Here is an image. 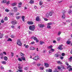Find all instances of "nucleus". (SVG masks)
<instances>
[{
	"mask_svg": "<svg viewBox=\"0 0 72 72\" xmlns=\"http://www.w3.org/2000/svg\"><path fill=\"white\" fill-rule=\"evenodd\" d=\"M29 30H31V31H34L35 29V26L34 25H32L30 26L29 27Z\"/></svg>",
	"mask_w": 72,
	"mask_h": 72,
	"instance_id": "f257e3e1",
	"label": "nucleus"
},
{
	"mask_svg": "<svg viewBox=\"0 0 72 72\" xmlns=\"http://www.w3.org/2000/svg\"><path fill=\"white\" fill-rule=\"evenodd\" d=\"M17 44L19 45V46H22V43L20 40L19 39L18 40L17 42Z\"/></svg>",
	"mask_w": 72,
	"mask_h": 72,
	"instance_id": "f03ea898",
	"label": "nucleus"
},
{
	"mask_svg": "<svg viewBox=\"0 0 72 72\" xmlns=\"http://www.w3.org/2000/svg\"><path fill=\"white\" fill-rule=\"evenodd\" d=\"M34 60H37L38 59H39V57L38 56H36L35 57L32 58Z\"/></svg>",
	"mask_w": 72,
	"mask_h": 72,
	"instance_id": "7ed1b4c3",
	"label": "nucleus"
},
{
	"mask_svg": "<svg viewBox=\"0 0 72 72\" xmlns=\"http://www.w3.org/2000/svg\"><path fill=\"white\" fill-rule=\"evenodd\" d=\"M38 26L40 28H43L44 27H45V25L44 24H38Z\"/></svg>",
	"mask_w": 72,
	"mask_h": 72,
	"instance_id": "20e7f679",
	"label": "nucleus"
},
{
	"mask_svg": "<svg viewBox=\"0 0 72 72\" xmlns=\"http://www.w3.org/2000/svg\"><path fill=\"white\" fill-rule=\"evenodd\" d=\"M14 12H18V9L16 7H14Z\"/></svg>",
	"mask_w": 72,
	"mask_h": 72,
	"instance_id": "39448f33",
	"label": "nucleus"
},
{
	"mask_svg": "<svg viewBox=\"0 0 72 72\" xmlns=\"http://www.w3.org/2000/svg\"><path fill=\"white\" fill-rule=\"evenodd\" d=\"M62 46H63L62 45H59L58 47V49L60 50H62L63 49L62 48Z\"/></svg>",
	"mask_w": 72,
	"mask_h": 72,
	"instance_id": "423d86ee",
	"label": "nucleus"
},
{
	"mask_svg": "<svg viewBox=\"0 0 72 72\" xmlns=\"http://www.w3.org/2000/svg\"><path fill=\"white\" fill-rule=\"evenodd\" d=\"M14 25L17 24V21H12L11 22Z\"/></svg>",
	"mask_w": 72,
	"mask_h": 72,
	"instance_id": "0eeeda50",
	"label": "nucleus"
},
{
	"mask_svg": "<svg viewBox=\"0 0 72 72\" xmlns=\"http://www.w3.org/2000/svg\"><path fill=\"white\" fill-rule=\"evenodd\" d=\"M36 21H40V17L38 16L37 17L36 19Z\"/></svg>",
	"mask_w": 72,
	"mask_h": 72,
	"instance_id": "6e6552de",
	"label": "nucleus"
},
{
	"mask_svg": "<svg viewBox=\"0 0 72 72\" xmlns=\"http://www.w3.org/2000/svg\"><path fill=\"white\" fill-rule=\"evenodd\" d=\"M28 24L30 25L33 24V23L32 21H28Z\"/></svg>",
	"mask_w": 72,
	"mask_h": 72,
	"instance_id": "1a4fd4ad",
	"label": "nucleus"
},
{
	"mask_svg": "<svg viewBox=\"0 0 72 72\" xmlns=\"http://www.w3.org/2000/svg\"><path fill=\"white\" fill-rule=\"evenodd\" d=\"M53 13H54V12L53 11H51L49 13L50 16H52V15L53 14Z\"/></svg>",
	"mask_w": 72,
	"mask_h": 72,
	"instance_id": "9d476101",
	"label": "nucleus"
},
{
	"mask_svg": "<svg viewBox=\"0 0 72 72\" xmlns=\"http://www.w3.org/2000/svg\"><path fill=\"white\" fill-rule=\"evenodd\" d=\"M44 66L46 67H49V65L47 63H44Z\"/></svg>",
	"mask_w": 72,
	"mask_h": 72,
	"instance_id": "9b49d317",
	"label": "nucleus"
},
{
	"mask_svg": "<svg viewBox=\"0 0 72 72\" xmlns=\"http://www.w3.org/2000/svg\"><path fill=\"white\" fill-rule=\"evenodd\" d=\"M22 21H23V22H24V18H25V16H22Z\"/></svg>",
	"mask_w": 72,
	"mask_h": 72,
	"instance_id": "f8f14e48",
	"label": "nucleus"
},
{
	"mask_svg": "<svg viewBox=\"0 0 72 72\" xmlns=\"http://www.w3.org/2000/svg\"><path fill=\"white\" fill-rule=\"evenodd\" d=\"M72 56L70 57L69 58L68 60L69 61V62H72Z\"/></svg>",
	"mask_w": 72,
	"mask_h": 72,
	"instance_id": "ddd939ff",
	"label": "nucleus"
},
{
	"mask_svg": "<svg viewBox=\"0 0 72 72\" xmlns=\"http://www.w3.org/2000/svg\"><path fill=\"white\" fill-rule=\"evenodd\" d=\"M30 49L32 50H35V48L33 47H30Z\"/></svg>",
	"mask_w": 72,
	"mask_h": 72,
	"instance_id": "4468645a",
	"label": "nucleus"
},
{
	"mask_svg": "<svg viewBox=\"0 0 72 72\" xmlns=\"http://www.w3.org/2000/svg\"><path fill=\"white\" fill-rule=\"evenodd\" d=\"M46 17L47 18H49V14L48 13H47L46 15Z\"/></svg>",
	"mask_w": 72,
	"mask_h": 72,
	"instance_id": "2eb2a0df",
	"label": "nucleus"
},
{
	"mask_svg": "<svg viewBox=\"0 0 72 72\" xmlns=\"http://www.w3.org/2000/svg\"><path fill=\"white\" fill-rule=\"evenodd\" d=\"M7 41H12V39L11 38H9L8 39Z\"/></svg>",
	"mask_w": 72,
	"mask_h": 72,
	"instance_id": "dca6fc26",
	"label": "nucleus"
},
{
	"mask_svg": "<svg viewBox=\"0 0 72 72\" xmlns=\"http://www.w3.org/2000/svg\"><path fill=\"white\" fill-rule=\"evenodd\" d=\"M21 58L22 60H26V59H25V57L23 56L21 57Z\"/></svg>",
	"mask_w": 72,
	"mask_h": 72,
	"instance_id": "f3484780",
	"label": "nucleus"
},
{
	"mask_svg": "<svg viewBox=\"0 0 72 72\" xmlns=\"http://www.w3.org/2000/svg\"><path fill=\"white\" fill-rule=\"evenodd\" d=\"M30 4H33L34 3V1L33 0H31L30 1Z\"/></svg>",
	"mask_w": 72,
	"mask_h": 72,
	"instance_id": "a211bd4d",
	"label": "nucleus"
},
{
	"mask_svg": "<svg viewBox=\"0 0 72 72\" xmlns=\"http://www.w3.org/2000/svg\"><path fill=\"white\" fill-rule=\"evenodd\" d=\"M9 14L11 16V17H12V16H13V15H14V13H9Z\"/></svg>",
	"mask_w": 72,
	"mask_h": 72,
	"instance_id": "6ab92c4d",
	"label": "nucleus"
},
{
	"mask_svg": "<svg viewBox=\"0 0 72 72\" xmlns=\"http://www.w3.org/2000/svg\"><path fill=\"white\" fill-rule=\"evenodd\" d=\"M57 63L58 64H62V63L60 61H57Z\"/></svg>",
	"mask_w": 72,
	"mask_h": 72,
	"instance_id": "aec40b11",
	"label": "nucleus"
},
{
	"mask_svg": "<svg viewBox=\"0 0 72 72\" xmlns=\"http://www.w3.org/2000/svg\"><path fill=\"white\" fill-rule=\"evenodd\" d=\"M47 28H48L50 29H51V26H50V25H48L47 26Z\"/></svg>",
	"mask_w": 72,
	"mask_h": 72,
	"instance_id": "412c9836",
	"label": "nucleus"
},
{
	"mask_svg": "<svg viewBox=\"0 0 72 72\" xmlns=\"http://www.w3.org/2000/svg\"><path fill=\"white\" fill-rule=\"evenodd\" d=\"M59 56V55L58 54H55V57H58Z\"/></svg>",
	"mask_w": 72,
	"mask_h": 72,
	"instance_id": "4be33fe9",
	"label": "nucleus"
},
{
	"mask_svg": "<svg viewBox=\"0 0 72 72\" xmlns=\"http://www.w3.org/2000/svg\"><path fill=\"white\" fill-rule=\"evenodd\" d=\"M48 49H51L53 48V46H48Z\"/></svg>",
	"mask_w": 72,
	"mask_h": 72,
	"instance_id": "5701e85b",
	"label": "nucleus"
},
{
	"mask_svg": "<svg viewBox=\"0 0 72 72\" xmlns=\"http://www.w3.org/2000/svg\"><path fill=\"white\" fill-rule=\"evenodd\" d=\"M44 43H45V42H44L42 41H40V45H42V44H44Z\"/></svg>",
	"mask_w": 72,
	"mask_h": 72,
	"instance_id": "b1692460",
	"label": "nucleus"
},
{
	"mask_svg": "<svg viewBox=\"0 0 72 72\" xmlns=\"http://www.w3.org/2000/svg\"><path fill=\"white\" fill-rule=\"evenodd\" d=\"M21 16H16V18L17 19H19V18H21Z\"/></svg>",
	"mask_w": 72,
	"mask_h": 72,
	"instance_id": "393cba45",
	"label": "nucleus"
},
{
	"mask_svg": "<svg viewBox=\"0 0 72 72\" xmlns=\"http://www.w3.org/2000/svg\"><path fill=\"white\" fill-rule=\"evenodd\" d=\"M24 54H23L22 53H20V56H21V57H24Z\"/></svg>",
	"mask_w": 72,
	"mask_h": 72,
	"instance_id": "a878e982",
	"label": "nucleus"
},
{
	"mask_svg": "<svg viewBox=\"0 0 72 72\" xmlns=\"http://www.w3.org/2000/svg\"><path fill=\"white\" fill-rule=\"evenodd\" d=\"M66 17V15H65L64 14L62 15V18L64 19L65 18V17Z\"/></svg>",
	"mask_w": 72,
	"mask_h": 72,
	"instance_id": "bb28decb",
	"label": "nucleus"
},
{
	"mask_svg": "<svg viewBox=\"0 0 72 72\" xmlns=\"http://www.w3.org/2000/svg\"><path fill=\"white\" fill-rule=\"evenodd\" d=\"M4 60H6H6H8V58L6 57H4Z\"/></svg>",
	"mask_w": 72,
	"mask_h": 72,
	"instance_id": "cd10ccee",
	"label": "nucleus"
},
{
	"mask_svg": "<svg viewBox=\"0 0 72 72\" xmlns=\"http://www.w3.org/2000/svg\"><path fill=\"white\" fill-rule=\"evenodd\" d=\"M17 5V3H14L12 4V6H15Z\"/></svg>",
	"mask_w": 72,
	"mask_h": 72,
	"instance_id": "c85d7f7f",
	"label": "nucleus"
},
{
	"mask_svg": "<svg viewBox=\"0 0 72 72\" xmlns=\"http://www.w3.org/2000/svg\"><path fill=\"white\" fill-rule=\"evenodd\" d=\"M61 33H62V32H61V31H59L58 33V35L59 36V35H60L61 34Z\"/></svg>",
	"mask_w": 72,
	"mask_h": 72,
	"instance_id": "c756f323",
	"label": "nucleus"
},
{
	"mask_svg": "<svg viewBox=\"0 0 72 72\" xmlns=\"http://www.w3.org/2000/svg\"><path fill=\"white\" fill-rule=\"evenodd\" d=\"M18 71L19 72H23V70L22 69H19L18 70Z\"/></svg>",
	"mask_w": 72,
	"mask_h": 72,
	"instance_id": "7c9ffc66",
	"label": "nucleus"
},
{
	"mask_svg": "<svg viewBox=\"0 0 72 72\" xmlns=\"http://www.w3.org/2000/svg\"><path fill=\"white\" fill-rule=\"evenodd\" d=\"M60 37H58V38H57V40L58 41H60Z\"/></svg>",
	"mask_w": 72,
	"mask_h": 72,
	"instance_id": "2f4dec72",
	"label": "nucleus"
},
{
	"mask_svg": "<svg viewBox=\"0 0 72 72\" xmlns=\"http://www.w3.org/2000/svg\"><path fill=\"white\" fill-rule=\"evenodd\" d=\"M33 38L34 40H36L37 39V38L36 37H33Z\"/></svg>",
	"mask_w": 72,
	"mask_h": 72,
	"instance_id": "473e14b6",
	"label": "nucleus"
},
{
	"mask_svg": "<svg viewBox=\"0 0 72 72\" xmlns=\"http://www.w3.org/2000/svg\"><path fill=\"white\" fill-rule=\"evenodd\" d=\"M5 12H9V10H8V9H5Z\"/></svg>",
	"mask_w": 72,
	"mask_h": 72,
	"instance_id": "72a5a7b5",
	"label": "nucleus"
},
{
	"mask_svg": "<svg viewBox=\"0 0 72 72\" xmlns=\"http://www.w3.org/2000/svg\"><path fill=\"white\" fill-rule=\"evenodd\" d=\"M1 63L2 64H6V62L5 61H2L1 62Z\"/></svg>",
	"mask_w": 72,
	"mask_h": 72,
	"instance_id": "f704fd0d",
	"label": "nucleus"
},
{
	"mask_svg": "<svg viewBox=\"0 0 72 72\" xmlns=\"http://www.w3.org/2000/svg\"><path fill=\"white\" fill-rule=\"evenodd\" d=\"M39 4L40 5H41L42 4V1H40L39 2Z\"/></svg>",
	"mask_w": 72,
	"mask_h": 72,
	"instance_id": "c9c22d12",
	"label": "nucleus"
},
{
	"mask_svg": "<svg viewBox=\"0 0 72 72\" xmlns=\"http://www.w3.org/2000/svg\"><path fill=\"white\" fill-rule=\"evenodd\" d=\"M18 60L20 61V62H22V60L21 58H18Z\"/></svg>",
	"mask_w": 72,
	"mask_h": 72,
	"instance_id": "e433bc0d",
	"label": "nucleus"
},
{
	"mask_svg": "<svg viewBox=\"0 0 72 72\" xmlns=\"http://www.w3.org/2000/svg\"><path fill=\"white\" fill-rule=\"evenodd\" d=\"M67 43L68 44H71V42L70 41L68 40L67 41Z\"/></svg>",
	"mask_w": 72,
	"mask_h": 72,
	"instance_id": "4c0bfd02",
	"label": "nucleus"
},
{
	"mask_svg": "<svg viewBox=\"0 0 72 72\" xmlns=\"http://www.w3.org/2000/svg\"><path fill=\"white\" fill-rule=\"evenodd\" d=\"M44 19L45 21H48V19L46 18H44Z\"/></svg>",
	"mask_w": 72,
	"mask_h": 72,
	"instance_id": "58836bf2",
	"label": "nucleus"
},
{
	"mask_svg": "<svg viewBox=\"0 0 72 72\" xmlns=\"http://www.w3.org/2000/svg\"><path fill=\"white\" fill-rule=\"evenodd\" d=\"M48 72H52V69H48Z\"/></svg>",
	"mask_w": 72,
	"mask_h": 72,
	"instance_id": "ea45409f",
	"label": "nucleus"
},
{
	"mask_svg": "<svg viewBox=\"0 0 72 72\" xmlns=\"http://www.w3.org/2000/svg\"><path fill=\"white\" fill-rule=\"evenodd\" d=\"M3 34H2L1 35H0V39H2V38H3Z\"/></svg>",
	"mask_w": 72,
	"mask_h": 72,
	"instance_id": "a19ab883",
	"label": "nucleus"
},
{
	"mask_svg": "<svg viewBox=\"0 0 72 72\" xmlns=\"http://www.w3.org/2000/svg\"><path fill=\"white\" fill-rule=\"evenodd\" d=\"M4 21H7L8 20V17H6L4 19Z\"/></svg>",
	"mask_w": 72,
	"mask_h": 72,
	"instance_id": "79ce46f5",
	"label": "nucleus"
},
{
	"mask_svg": "<svg viewBox=\"0 0 72 72\" xmlns=\"http://www.w3.org/2000/svg\"><path fill=\"white\" fill-rule=\"evenodd\" d=\"M71 66L69 65V66H68L67 67V69H68V68H71Z\"/></svg>",
	"mask_w": 72,
	"mask_h": 72,
	"instance_id": "37998d69",
	"label": "nucleus"
},
{
	"mask_svg": "<svg viewBox=\"0 0 72 72\" xmlns=\"http://www.w3.org/2000/svg\"><path fill=\"white\" fill-rule=\"evenodd\" d=\"M52 24V23L51 22L48 23V25L49 26H50V25H51Z\"/></svg>",
	"mask_w": 72,
	"mask_h": 72,
	"instance_id": "c03bdc74",
	"label": "nucleus"
},
{
	"mask_svg": "<svg viewBox=\"0 0 72 72\" xmlns=\"http://www.w3.org/2000/svg\"><path fill=\"white\" fill-rule=\"evenodd\" d=\"M3 3H6V0H3Z\"/></svg>",
	"mask_w": 72,
	"mask_h": 72,
	"instance_id": "a18cd8bd",
	"label": "nucleus"
},
{
	"mask_svg": "<svg viewBox=\"0 0 72 72\" xmlns=\"http://www.w3.org/2000/svg\"><path fill=\"white\" fill-rule=\"evenodd\" d=\"M53 52L52 51H51V50H50L49 51V54H50V53H52V52Z\"/></svg>",
	"mask_w": 72,
	"mask_h": 72,
	"instance_id": "49530a36",
	"label": "nucleus"
},
{
	"mask_svg": "<svg viewBox=\"0 0 72 72\" xmlns=\"http://www.w3.org/2000/svg\"><path fill=\"white\" fill-rule=\"evenodd\" d=\"M19 69H22V67L19 66L18 67Z\"/></svg>",
	"mask_w": 72,
	"mask_h": 72,
	"instance_id": "de8ad7c7",
	"label": "nucleus"
},
{
	"mask_svg": "<svg viewBox=\"0 0 72 72\" xmlns=\"http://www.w3.org/2000/svg\"><path fill=\"white\" fill-rule=\"evenodd\" d=\"M62 14H64V13H66V11H65V10H63L62 12Z\"/></svg>",
	"mask_w": 72,
	"mask_h": 72,
	"instance_id": "09e8293b",
	"label": "nucleus"
},
{
	"mask_svg": "<svg viewBox=\"0 0 72 72\" xmlns=\"http://www.w3.org/2000/svg\"><path fill=\"white\" fill-rule=\"evenodd\" d=\"M19 14H19V12H17L16 14V15H19Z\"/></svg>",
	"mask_w": 72,
	"mask_h": 72,
	"instance_id": "8fccbe9b",
	"label": "nucleus"
},
{
	"mask_svg": "<svg viewBox=\"0 0 72 72\" xmlns=\"http://www.w3.org/2000/svg\"><path fill=\"white\" fill-rule=\"evenodd\" d=\"M51 50L52 52H54V51H55V50H54V49H53V48L51 49Z\"/></svg>",
	"mask_w": 72,
	"mask_h": 72,
	"instance_id": "3c124183",
	"label": "nucleus"
},
{
	"mask_svg": "<svg viewBox=\"0 0 72 72\" xmlns=\"http://www.w3.org/2000/svg\"><path fill=\"white\" fill-rule=\"evenodd\" d=\"M69 71H72V68H71L70 69H69Z\"/></svg>",
	"mask_w": 72,
	"mask_h": 72,
	"instance_id": "603ef678",
	"label": "nucleus"
},
{
	"mask_svg": "<svg viewBox=\"0 0 72 72\" xmlns=\"http://www.w3.org/2000/svg\"><path fill=\"white\" fill-rule=\"evenodd\" d=\"M11 37H12V38H14V36L13 35H11Z\"/></svg>",
	"mask_w": 72,
	"mask_h": 72,
	"instance_id": "864d4df0",
	"label": "nucleus"
},
{
	"mask_svg": "<svg viewBox=\"0 0 72 72\" xmlns=\"http://www.w3.org/2000/svg\"><path fill=\"white\" fill-rule=\"evenodd\" d=\"M24 69L25 70H26V71H27V70L28 69V67L25 68Z\"/></svg>",
	"mask_w": 72,
	"mask_h": 72,
	"instance_id": "5fc2aeb1",
	"label": "nucleus"
},
{
	"mask_svg": "<svg viewBox=\"0 0 72 72\" xmlns=\"http://www.w3.org/2000/svg\"><path fill=\"white\" fill-rule=\"evenodd\" d=\"M40 69L41 70H43V69H44V67H40Z\"/></svg>",
	"mask_w": 72,
	"mask_h": 72,
	"instance_id": "6e6d98bb",
	"label": "nucleus"
},
{
	"mask_svg": "<svg viewBox=\"0 0 72 72\" xmlns=\"http://www.w3.org/2000/svg\"><path fill=\"white\" fill-rule=\"evenodd\" d=\"M66 22H70V20H67L66 21Z\"/></svg>",
	"mask_w": 72,
	"mask_h": 72,
	"instance_id": "4d7b16f0",
	"label": "nucleus"
},
{
	"mask_svg": "<svg viewBox=\"0 0 72 72\" xmlns=\"http://www.w3.org/2000/svg\"><path fill=\"white\" fill-rule=\"evenodd\" d=\"M72 12V11L71 10H70L68 12V13H69V14H70V13H71Z\"/></svg>",
	"mask_w": 72,
	"mask_h": 72,
	"instance_id": "13d9d810",
	"label": "nucleus"
},
{
	"mask_svg": "<svg viewBox=\"0 0 72 72\" xmlns=\"http://www.w3.org/2000/svg\"><path fill=\"white\" fill-rule=\"evenodd\" d=\"M1 23H3L4 22V20H2L1 21Z\"/></svg>",
	"mask_w": 72,
	"mask_h": 72,
	"instance_id": "bf43d9fd",
	"label": "nucleus"
},
{
	"mask_svg": "<svg viewBox=\"0 0 72 72\" xmlns=\"http://www.w3.org/2000/svg\"><path fill=\"white\" fill-rule=\"evenodd\" d=\"M35 40H36V42H39V40H38L37 39Z\"/></svg>",
	"mask_w": 72,
	"mask_h": 72,
	"instance_id": "052dcab7",
	"label": "nucleus"
},
{
	"mask_svg": "<svg viewBox=\"0 0 72 72\" xmlns=\"http://www.w3.org/2000/svg\"><path fill=\"white\" fill-rule=\"evenodd\" d=\"M6 4H10V1H7V2Z\"/></svg>",
	"mask_w": 72,
	"mask_h": 72,
	"instance_id": "680f3d73",
	"label": "nucleus"
},
{
	"mask_svg": "<svg viewBox=\"0 0 72 72\" xmlns=\"http://www.w3.org/2000/svg\"><path fill=\"white\" fill-rule=\"evenodd\" d=\"M62 56H64L65 55V54L64 53H62L61 54Z\"/></svg>",
	"mask_w": 72,
	"mask_h": 72,
	"instance_id": "e2e57ef3",
	"label": "nucleus"
},
{
	"mask_svg": "<svg viewBox=\"0 0 72 72\" xmlns=\"http://www.w3.org/2000/svg\"><path fill=\"white\" fill-rule=\"evenodd\" d=\"M57 68H58V69H60V67L59 66H58Z\"/></svg>",
	"mask_w": 72,
	"mask_h": 72,
	"instance_id": "0e129e2a",
	"label": "nucleus"
},
{
	"mask_svg": "<svg viewBox=\"0 0 72 72\" xmlns=\"http://www.w3.org/2000/svg\"><path fill=\"white\" fill-rule=\"evenodd\" d=\"M37 66H41V64H37Z\"/></svg>",
	"mask_w": 72,
	"mask_h": 72,
	"instance_id": "69168bd1",
	"label": "nucleus"
},
{
	"mask_svg": "<svg viewBox=\"0 0 72 72\" xmlns=\"http://www.w3.org/2000/svg\"><path fill=\"white\" fill-rule=\"evenodd\" d=\"M63 58H64V57H60L61 59H63Z\"/></svg>",
	"mask_w": 72,
	"mask_h": 72,
	"instance_id": "338daca9",
	"label": "nucleus"
},
{
	"mask_svg": "<svg viewBox=\"0 0 72 72\" xmlns=\"http://www.w3.org/2000/svg\"><path fill=\"white\" fill-rule=\"evenodd\" d=\"M26 48H28V45H27L25 46Z\"/></svg>",
	"mask_w": 72,
	"mask_h": 72,
	"instance_id": "774afa93",
	"label": "nucleus"
}]
</instances>
